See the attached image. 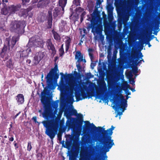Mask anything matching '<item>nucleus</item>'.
I'll return each mask as SVG.
<instances>
[{"label": "nucleus", "instance_id": "1", "mask_svg": "<svg viewBox=\"0 0 160 160\" xmlns=\"http://www.w3.org/2000/svg\"><path fill=\"white\" fill-rule=\"evenodd\" d=\"M44 111L42 113L43 118L47 119L42 122V123L46 128L45 133L51 139L54 137L59 127V123L55 119V115L58 112V108L53 109L50 105L47 104L43 106Z\"/></svg>", "mask_w": 160, "mask_h": 160}, {"label": "nucleus", "instance_id": "2", "mask_svg": "<svg viewBox=\"0 0 160 160\" xmlns=\"http://www.w3.org/2000/svg\"><path fill=\"white\" fill-rule=\"evenodd\" d=\"M103 0H97L96 5L95 7V10L93 13V15L92 16L91 20V26L90 27L92 28V32L99 33L101 32L102 27V25L99 23L97 20V17H99L100 12L98 11V9L99 8L100 6L103 2Z\"/></svg>", "mask_w": 160, "mask_h": 160}, {"label": "nucleus", "instance_id": "3", "mask_svg": "<svg viewBox=\"0 0 160 160\" xmlns=\"http://www.w3.org/2000/svg\"><path fill=\"white\" fill-rule=\"evenodd\" d=\"M114 128V126H112L110 128L104 131L102 133V142L104 145L106 152H108L114 145L113 140L112 139L111 136L113 133L112 130Z\"/></svg>", "mask_w": 160, "mask_h": 160}, {"label": "nucleus", "instance_id": "4", "mask_svg": "<svg viewBox=\"0 0 160 160\" xmlns=\"http://www.w3.org/2000/svg\"><path fill=\"white\" fill-rule=\"evenodd\" d=\"M26 26V22L24 21H12L10 25V30L18 34H22L24 33V28Z\"/></svg>", "mask_w": 160, "mask_h": 160}, {"label": "nucleus", "instance_id": "5", "mask_svg": "<svg viewBox=\"0 0 160 160\" xmlns=\"http://www.w3.org/2000/svg\"><path fill=\"white\" fill-rule=\"evenodd\" d=\"M46 80L47 86L44 88V90L43 92H41V101L42 103L43 104V106L48 104L47 103V96L48 94V93L49 90L54 89L55 88V86L54 84V82L53 81L52 82L48 81L47 79Z\"/></svg>", "mask_w": 160, "mask_h": 160}, {"label": "nucleus", "instance_id": "6", "mask_svg": "<svg viewBox=\"0 0 160 160\" xmlns=\"http://www.w3.org/2000/svg\"><path fill=\"white\" fill-rule=\"evenodd\" d=\"M58 69L57 64L55 63L54 68H51L49 72L45 77L48 81L52 82V81L57 82L58 79L59 78V75L58 74Z\"/></svg>", "mask_w": 160, "mask_h": 160}, {"label": "nucleus", "instance_id": "7", "mask_svg": "<svg viewBox=\"0 0 160 160\" xmlns=\"http://www.w3.org/2000/svg\"><path fill=\"white\" fill-rule=\"evenodd\" d=\"M113 102L115 105L117 106V110L119 108L123 109V108H126L127 107V101L125 100L124 97L122 94L117 95L116 97L113 99Z\"/></svg>", "mask_w": 160, "mask_h": 160}, {"label": "nucleus", "instance_id": "8", "mask_svg": "<svg viewBox=\"0 0 160 160\" xmlns=\"http://www.w3.org/2000/svg\"><path fill=\"white\" fill-rule=\"evenodd\" d=\"M85 124V126L83 128V130L87 131L90 130L91 129L92 130L95 132H98L99 133H102L104 132L105 128L101 127H97L93 123L91 124L90 122L88 121H86L84 122Z\"/></svg>", "mask_w": 160, "mask_h": 160}, {"label": "nucleus", "instance_id": "9", "mask_svg": "<svg viewBox=\"0 0 160 160\" xmlns=\"http://www.w3.org/2000/svg\"><path fill=\"white\" fill-rule=\"evenodd\" d=\"M42 42V40L39 36L35 35L29 39L28 45L30 47H39L41 46Z\"/></svg>", "mask_w": 160, "mask_h": 160}, {"label": "nucleus", "instance_id": "10", "mask_svg": "<svg viewBox=\"0 0 160 160\" xmlns=\"http://www.w3.org/2000/svg\"><path fill=\"white\" fill-rule=\"evenodd\" d=\"M118 23L120 25L126 23L129 20L128 16L122 12H118Z\"/></svg>", "mask_w": 160, "mask_h": 160}, {"label": "nucleus", "instance_id": "11", "mask_svg": "<svg viewBox=\"0 0 160 160\" xmlns=\"http://www.w3.org/2000/svg\"><path fill=\"white\" fill-rule=\"evenodd\" d=\"M75 86L76 87H78V85L77 84L73 83L69 85V88L68 86L64 82H62L60 84L59 87L61 92H65L68 91L69 89L71 91H73V90H75L76 88H75Z\"/></svg>", "mask_w": 160, "mask_h": 160}, {"label": "nucleus", "instance_id": "12", "mask_svg": "<svg viewBox=\"0 0 160 160\" xmlns=\"http://www.w3.org/2000/svg\"><path fill=\"white\" fill-rule=\"evenodd\" d=\"M19 39V35L14 36L12 37V39H10L9 38H7L5 44L7 45L9 49H10V48H12Z\"/></svg>", "mask_w": 160, "mask_h": 160}, {"label": "nucleus", "instance_id": "13", "mask_svg": "<svg viewBox=\"0 0 160 160\" xmlns=\"http://www.w3.org/2000/svg\"><path fill=\"white\" fill-rule=\"evenodd\" d=\"M44 56L45 53L44 52H39L36 53L32 61L33 65H36L38 64Z\"/></svg>", "mask_w": 160, "mask_h": 160}, {"label": "nucleus", "instance_id": "14", "mask_svg": "<svg viewBox=\"0 0 160 160\" xmlns=\"http://www.w3.org/2000/svg\"><path fill=\"white\" fill-rule=\"evenodd\" d=\"M21 7V5L20 4L12 5L8 6L10 15L15 14L16 12L19 10Z\"/></svg>", "mask_w": 160, "mask_h": 160}, {"label": "nucleus", "instance_id": "15", "mask_svg": "<svg viewBox=\"0 0 160 160\" xmlns=\"http://www.w3.org/2000/svg\"><path fill=\"white\" fill-rule=\"evenodd\" d=\"M32 9L31 7H29L26 9H21L18 12V15L20 17H27L28 15L29 12Z\"/></svg>", "mask_w": 160, "mask_h": 160}, {"label": "nucleus", "instance_id": "16", "mask_svg": "<svg viewBox=\"0 0 160 160\" xmlns=\"http://www.w3.org/2000/svg\"><path fill=\"white\" fill-rule=\"evenodd\" d=\"M46 45L49 51L51 50L52 54H54L56 53V51L54 46L52 44L51 39H48L46 42Z\"/></svg>", "mask_w": 160, "mask_h": 160}, {"label": "nucleus", "instance_id": "17", "mask_svg": "<svg viewBox=\"0 0 160 160\" xmlns=\"http://www.w3.org/2000/svg\"><path fill=\"white\" fill-rule=\"evenodd\" d=\"M75 95L76 99V101L77 102L81 100L82 99L87 98V93L84 92H82L81 94L79 93L75 92Z\"/></svg>", "mask_w": 160, "mask_h": 160}, {"label": "nucleus", "instance_id": "18", "mask_svg": "<svg viewBox=\"0 0 160 160\" xmlns=\"http://www.w3.org/2000/svg\"><path fill=\"white\" fill-rule=\"evenodd\" d=\"M83 116L82 114L79 113L78 114V117L77 118H74V119L75 120V122L77 125L78 127L81 128L82 127L83 122Z\"/></svg>", "mask_w": 160, "mask_h": 160}, {"label": "nucleus", "instance_id": "19", "mask_svg": "<svg viewBox=\"0 0 160 160\" xmlns=\"http://www.w3.org/2000/svg\"><path fill=\"white\" fill-rule=\"evenodd\" d=\"M75 59H78L77 62L79 63L83 61L84 62H86V60L85 59H83V56L82 54V53L80 51H78L76 52V54L75 55Z\"/></svg>", "mask_w": 160, "mask_h": 160}, {"label": "nucleus", "instance_id": "20", "mask_svg": "<svg viewBox=\"0 0 160 160\" xmlns=\"http://www.w3.org/2000/svg\"><path fill=\"white\" fill-rule=\"evenodd\" d=\"M131 58L132 60H134L135 59L134 62L136 65H138L139 63H141L142 61L141 60H140L138 61L139 58L138 55L137 54L136 52H132Z\"/></svg>", "mask_w": 160, "mask_h": 160}, {"label": "nucleus", "instance_id": "21", "mask_svg": "<svg viewBox=\"0 0 160 160\" xmlns=\"http://www.w3.org/2000/svg\"><path fill=\"white\" fill-rule=\"evenodd\" d=\"M16 100L18 105L22 104L24 101L23 95L22 94H19L16 96Z\"/></svg>", "mask_w": 160, "mask_h": 160}, {"label": "nucleus", "instance_id": "22", "mask_svg": "<svg viewBox=\"0 0 160 160\" xmlns=\"http://www.w3.org/2000/svg\"><path fill=\"white\" fill-rule=\"evenodd\" d=\"M64 114L67 117H69L72 115L78 116V113L77 110L75 109H72L70 111H65L64 112ZM78 116H77V117Z\"/></svg>", "mask_w": 160, "mask_h": 160}, {"label": "nucleus", "instance_id": "23", "mask_svg": "<svg viewBox=\"0 0 160 160\" xmlns=\"http://www.w3.org/2000/svg\"><path fill=\"white\" fill-rule=\"evenodd\" d=\"M17 55L19 56L21 59H24V58L28 57V53L27 52V50H23L17 52Z\"/></svg>", "mask_w": 160, "mask_h": 160}, {"label": "nucleus", "instance_id": "24", "mask_svg": "<svg viewBox=\"0 0 160 160\" xmlns=\"http://www.w3.org/2000/svg\"><path fill=\"white\" fill-rule=\"evenodd\" d=\"M48 4L47 0H40L37 4L38 8H42L48 5Z\"/></svg>", "mask_w": 160, "mask_h": 160}, {"label": "nucleus", "instance_id": "25", "mask_svg": "<svg viewBox=\"0 0 160 160\" xmlns=\"http://www.w3.org/2000/svg\"><path fill=\"white\" fill-rule=\"evenodd\" d=\"M68 39L66 40L65 41V51L66 52H67L70 46V44L71 42V39L70 37H67Z\"/></svg>", "mask_w": 160, "mask_h": 160}, {"label": "nucleus", "instance_id": "26", "mask_svg": "<svg viewBox=\"0 0 160 160\" xmlns=\"http://www.w3.org/2000/svg\"><path fill=\"white\" fill-rule=\"evenodd\" d=\"M1 12L2 14L4 15H10L8 7H4L2 8L1 9Z\"/></svg>", "mask_w": 160, "mask_h": 160}, {"label": "nucleus", "instance_id": "27", "mask_svg": "<svg viewBox=\"0 0 160 160\" xmlns=\"http://www.w3.org/2000/svg\"><path fill=\"white\" fill-rule=\"evenodd\" d=\"M52 32L53 35L54 39L56 41H59L61 39L60 36L58 33V32L53 29Z\"/></svg>", "mask_w": 160, "mask_h": 160}, {"label": "nucleus", "instance_id": "28", "mask_svg": "<svg viewBox=\"0 0 160 160\" xmlns=\"http://www.w3.org/2000/svg\"><path fill=\"white\" fill-rule=\"evenodd\" d=\"M113 108L114 109V110L115 111L117 112V114L115 116L116 117H117L118 116V115H119V116H121L123 112H124V110L126 108H123V109L122 108H121L122 109V111L121 112H120L119 111V109H118V110H117L116 108H117V106H116V105H114L113 107Z\"/></svg>", "mask_w": 160, "mask_h": 160}, {"label": "nucleus", "instance_id": "29", "mask_svg": "<svg viewBox=\"0 0 160 160\" xmlns=\"http://www.w3.org/2000/svg\"><path fill=\"white\" fill-rule=\"evenodd\" d=\"M6 66L9 68L13 69L14 68V64L12 62L11 59H10L6 62Z\"/></svg>", "mask_w": 160, "mask_h": 160}, {"label": "nucleus", "instance_id": "30", "mask_svg": "<svg viewBox=\"0 0 160 160\" xmlns=\"http://www.w3.org/2000/svg\"><path fill=\"white\" fill-rule=\"evenodd\" d=\"M61 9L58 7H56L54 9L53 12V16L54 18L57 17L59 14V12Z\"/></svg>", "mask_w": 160, "mask_h": 160}, {"label": "nucleus", "instance_id": "31", "mask_svg": "<svg viewBox=\"0 0 160 160\" xmlns=\"http://www.w3.org/2000/svg\"><path fill=\"white\" fill-rule=\"evenodd\" d=\"M89 52V55L91 61H92L94 57L92 52L93 51V49L92 48H89L88 49Z\"/></svg>", "mask_w": 160, "mask_h": 160}, {"label": "nucleus", "instance_id": "32", "mask_svg": "<svg viewBox=\"0 0 160 160\" xmlns=\"http://www.w3.org/2000/svg\"><path fill=\"white\" fill-rule=\"evenodd\" d=\"M67 0H59V4L60 6L65 7L67 3Z\"/></svg>", "mask_w": 160, "mask_h": 160}, {"label": "nucleus", "instance_id": "33", "mask_svg": "<svg viewBox=\"0 0 160 160\" xmlns=\"http://www.w3.org/2000/svg\"><path fill=\"white\" fill-rule=\"evenodd\" d=\"M108 18L109 22H112L114 18L113 13H108Z\"/></svg>", "mask_w": 160, "mask_h": 160}, {"label": "nucleus", "instance_id": "34", "mask_svg": "<svg viewBox=\"0 0 160 160\" xmlns=\"http://www.w3.org/2000/svg\"><path fill=\"white\" fill-rule=\"evenodd\" d=\"M87 98L88 99L91 98L92 97L95 96V91H91V92H88L87 93Z\"/></svg>", "mask_w": 160, "mask_h": 160}, {"label": "nucleus", "instance_id": "35", "mask_svg": "<svg viewBox=\"0 0 160 160\" xmlns=\"http://www.w3.org/2000/svg\"><path fill=\"white\" fill-rule=\"evenodd\" d=\"M59 102L58 100H56L55 101L53 102L52 103V108L53 109L58 108V102Z\"/></svg>", "mask_w": 160, "mask_h": 160}, {"label": "nucleus", "instance_id": "36", "mask_svg": "<svg viewBox=\"0 0 160 160\" xmlns=\"http://www.w3.org/2000/svg\"><path fill=\"white\" fill-rule=\"evenodd\" d=\"M99 87L102 89H105L107 88L106 83L104 81H102L99 85Z\"/></svg>", "mask_w": 160, "mask_h": 160}, {"label": "nucleus", "instance_id": "37", "mask_svg": "<svg viewBox=\"0 0 160 160\" xmlns=\"http://www.w3.org/2000/svg\"><path fill=\"white\" fill-rule=\"evenodd\" d=\"M103 26H104V28H109L110 27V24L109 22H108L107 21V19H103Z\"/></svg>", "mask_w": 160, "mask_h": 160}, {"label": "nucleus", "instance_id": "38", "mask_svg": "<svg viewBox=\"0 0 160 160\" xmlns=\"http://www.w3.org/2000/svg\"><path fill=\"white\" fill-rule=\"evenodd\" d=\"M52 19L48 18V28H51L52 26Z\"/></svg>", "mask_w": 160, "mask_h": 160}, {"label": "nucleus", "instance_id": "39", "mask_svg": "<svg viewBox=\"0 0 160 160\" xmlns=\"http://www.w3.org/2000/svg\"><path fill=\"white\" fill-rule=\"evenodd\" d=\"M113 8L111 5H108L107 7L108 13H113Z\"/></svg>", "mask_w": 160, "mask_h": 160}, {"label": "nucleus", "instance_id": "40", "mask_svg": "<svg viewBox=\"0 0 160 160\" xmlns=\"http://www.w3.org/2000/svg\"><path fill=\"white\" fill-rule=\"evenodd\" d=\"M32 148V143L31 142L29 141L28 142L27 150L28 151H30Z\"/></svg>", "mask_w": 160, "mask_h": 160}, {"label": "nucleus", "instance_id": "41", "mask_svg": "<svg viewBox=\"0 0 160 160\" xmlns=\"http://www.w3.org/2000/svg\"><path fill=\"white\" fill-rule=\"evenodd\" d=\"M48 19H52V12L51 10H49L48 11Z\"/></svg>", "mask_w": 160, "mask_h": 160}, {"label": "nucleus", "instance_id": "42", "mask_svg": "<svg viewBox=\"0 0 160 160\" xmlns=\"http://www.w3.org/2000/svg\"><path fill=\"white\" fill-rule=\"evenodd\" d=\"M80 0H74L73 3L77 6L80 5Z\"/></svg>", "mask_w": 160, "mask_h": 160}, {"label": "nucleus", "instance_id": "43", "mask_svg": "<svg viewBox=\"0 0 160 160\" xmlns=\"http://www.w3.org/2000/svg\"><path fill=\"white\" fill-rule=\"evenodd\" d=\"M59 54L60 57H62L64 53V49H59Z\"/></svg>", "mask_w": 160, "mask_h": 160}, {"label": "nucleus", "instance_id": "44", "mask_svg": "<svg viewBox=\"0 0 160 160\" xmlns=\"http://www.w3.org/2000/svg\"><path fill=\"white\" fill-rule=\"evenodd\" d=\"M37 157L38 158V160H40L42 159V155L41 153L39 152L38 153L37 155H36Z\"/></svg>", "mask_w": 160, "mask_h": 160}, {"label": "nucleus", "instance_id": "45", "mask_svg": "<svg viewBox=\"0 0 160 160\" xmlns=\"http://www.w3.org/2000/svg\"><path fill=\"white\" fill-rule=\"evenodd\" d=\"M83 10L84 9L80 7H78L76 9V11L79 12H82Z\"/></svg>", "mask_w": 160, "mask_h": 160}, {"label": "nucleus", "instance_id": "46", "mask_svg": "<svg viewBox=\"0 0 160 160\" xmlns=\"http://www.w3.org/2000/svg\"><path fill=\"white\" fill-rule=\"evenodd\" d=\"M6 45V44H5L4 45L3 47V48H2V51H1L2 52H5L6 53L7 49V47Z\"/></svg>", "mask_w": 160, "mask_h": 160}, {"label": "nucleus", "instance_id": "47", "mask_svg": "<svg viewBox=\"0 0 160 160\" xmlns=\"http://www.w3.org/2000/svg\"><path fill=\"white\" fill-rule=\"evenodd\" d=\"M86 14V12H83L81 15V18H80V22H82V21L83 20V17H84V16Z\"/></svg>", "mask_w": 160, "mask_h": 160}, {"label": "nucleus", "instance_id": "48", "mask_svg": "<svg viewBox=\"0 0 160 160\" xmlns=\"http://www.w3.org/2000/svg\"><path fill=\"white\" fill-rule=\"evenodd\" d=\"M30 0H22V5H25L27 3H29Z\"/></svg>", "mask_w": 160, "mask_h": 160}, {"label": "nucleus", "instance_id": "49", "mask_svg": "<svg viewBox=\"0 0 160 160\" xmlns=\"http://www.w3.org/2000/svg\"><path fill=\"white\" fill-rule=\"evenodd\" d=\"M132 72L135 74L138 72V68L137 67L132 68Z\"/></svg>", "mask_w": 160, "mask_h": 160}, {"label": "nucleus", "instance_id": "50", "mask_svg": "<svg viewBox=\"0 0 160 160\" xmlns=\"http://www.w3.org/2000/svg\"><path fill=\"white\" fill-rule=\"evenodd\" d=\"M62 111L61 110H60L58 112V114L57 115L58 117V118L60 119L61 118L62 115Z\"/></svg>", "mask_w": 160, "mask_h": 160}, {"label": "nucleus", "instance_id": "51", "mask_svg": "<svg viewBox=\"0 0 160 160\" xmlns=\"http://www.w3.org/2000/svg\"><path fill=\"white\" fill-rule=\"evenodd\" d=\"M160 23V22H159L158 23V25H157V29H158V31H155L154 32V33H153L155 35H157V32L160 30V29L159 28V24Z\"/></svg>", "mask_w": 160, "mask_h": 160}, {"label": "nucleus", "instance_id": "52", "mask_svg": "<svg viewBox=\"0 0 160 160\" xmlns=\"http://www.w3.org/2000/svg\"><path fill=\"white\" fill-rule=\"evenodd\" d=\"M9 136H10L11 137H8V138L9 139V140L10 141L12 142L14 140V138L13 136L12 135H10Z\"/></svg>", "mask_w": 160, "mask_h": 160}, {"label": "nucleus", "instance_id": "53", "mask_svg": "<svg viewBox=\"0 0 160 160\" xmlns=\"http://www.w3.org/2000/svg\"><path fill=\"white\" fill-rule=\"evenodd\" d=\"M32 119L35 123H38L39 124V123L38 121H37V118L36 116L33 117L32 118Z\"/></svg>", "mask_w": 160, "mask_h": 160}, {"label": "nucleus", "instance_id": "54", "mask_svg": "<svg viewBox=\"0 0 160 160\" xmlns=\"http://www.w3.org/2000/svg\"><path fill=\"white\" fill-rule=\"evenodd\" d=\"M87 77L88 79H89L92 77L91 73L90 72L88 73L87 74Z\"/></svg>", "mask_w": 160, "mask_h": 160}, {"label": "nucleus", "instance_id": "55", "mask_svg": "<svg viewBox=\"0 0 160 160\" xmlns=\"http://www.w3.org/2000/svg\"><path fill=\"white\" fill-rule=\"evenodd\" d=\"M68 78L69 79H73L74 78V77L73 75L72 74H68Z\"/></svg>", "mask_w": 160, "mask_h": 160}, {"label": "nucleus", "instance_id": "56", "mask_svg": "<svg viewBox=\"0 0 160 160\" xmlns=\"http://www.w3.org/2000/svg\"><path fill=\"white\" fill-rule=\"evenodd\" d=\"M6 53L3 52H1L0 53V56L2 58H3L6 54Z\"/></svg>", "mask_w": 160, "mask_h": 160}, {"label": "nucleus", "instance_id": "57", "mask_svg": "<svg viewBox=\"0 0 160 160\" xmlns=\"http://www.w3.org/2000/svg\"><path fill=\"white\" fill-rule=\"evenodd\" d=\"M128 77L129 78H132V77L133 76V75L132 74V72H131V71H130V72H128Z\"/></svg>", "mask_w": 160, "mask_h": 160}, {"label": "nucleus", "instance_id": "58", "mask_svg": "<svg viewBox=\"0 0 160 160\" xmlns=\"http://www.w3.org/2000/svg\"><path fill=\"white\" fill-rule=\"evenodd\" d=\"M77 67L78 71H80V70L81 69L82 67L81 66L79 63L77 65Z\"/></svg>", "mask_w": 160, "mask_h": 160}, {"label": "nucleus", "instance_id": "59", "mask_svg": "<svg viewBox=\"0 0 160 160\" xmlns=\"http://www.w3.org/2000/svg\"><path fill=\"white\" fill-rule=\"evenodd\" d=\"M125 91L128 95H130L131 94V92L128 89H125Z\"/></svg>", "mask_w": 160, "mask_h": 160}, {"label": "nucleus", "instance_id": "60", "mask_svg": "<svg viewBox=\"0 0 160 160\" xmlns=\"http://www.w3.org/2000/svg\"><path fill=\"white\" fill-rule=\"evenodd\" d=\"M30 47L29 46V47L27 48L26 50H27V52L28 53V54H29V53L31 52L32 51Z\"/></svg>", "mask_w": 160, "mask_h": 160}, {"label": "nucleus", "instance_id": "61", "mask_svg": "<svg viewBox=\"0 0 160 160\" xmlns=\"http://www.w3.org/2000/svg\"><path fill=\"white\" fill-rule=\"evenodd\" d=\"M102 15L103 18V19H107L106 18V15L105 14L104 12H102Z\"/></svg>", "mask_w": 160, "mask_h": 160}, {"label": "nucleus", "instance_id": "62", "mask_svg": "<svg viewBox=\"0 0 160 160\" xmlns=\"http://www.w3.org/2000/svg\"><path fill=\"white\" fill-rule=\"evenodd\" d=\"M152 38H151V39H148V42L147 43V44H148V46L149 47H150L151 46V45L150 44L149 42V41Z\"/></svg>", "mask_w": 160, "mask_h": 160}, {"label": "nucleus", "instance_id": "63", "mask_svg": "<svg viewBox=\"0 0 160 160\" xmlns=\"http://www.w3.org/2000/svg\"><path fill=\"white\" fill-rule=\"evenodd\" d=\"M20 113L21 112H19L17 113L14 116L12 117V119H16L17 117L18 116Z\"/></svg>", "mask_w": 160, "mask_h": 160}, {"label": "nucleus", "instance_id": "64", "mask_svg": "<svg viewBox=\"0 0 160 160\" xmlns=\"http://www.w3.org/2000/svg\"><path fill=\"white\" fill-rule=\"evenodd\" d=\"M74 74L76 77H77L79 75V73L77 72L76 71H74Z\"/></svg>", "mask_w": 160, "mask_h": 160}]
</instances>
